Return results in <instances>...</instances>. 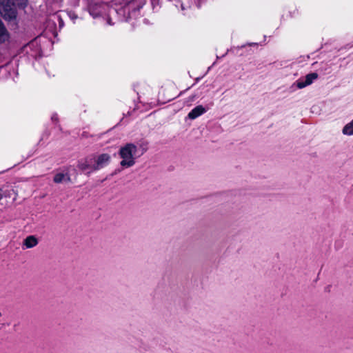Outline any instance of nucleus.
I'll list each match as a JSON object with an SVG mask.
<instances>
[{
	"label": "nucleus",
	"instance_id": "0eeeda50",
	"mask_svg": "<svg viewBox=\"0 0 353 353\" xmlns=\"http://www.w3.org/2000/svg\"><path fill=\"white\" fill-rule=\"evenodd\" d=\"M38 244V240L34 236H28L23 241V248H32Z\"/></svg>",
	"mask_w": 353,
	"mask_h": 353
},
{
	"label": "nucleus",
	"instance_id": "f8f14e48",
	"mask_svg": "<svg viewBox=\"0 0 353 353\" xmlns=\"http://www.w3.org/2000/svg\"><path fill=\"white\" fill-rule=\"evenodd\" d=\"M8 37L7 30L0 20V42H4Z\"/></svg>",
	"mask_w": 353,
	"mask_h": 353
},
{
	"label": "nucleus",
	"instance_id": "20e7f679",
	"mask_svg": "<svg viewBox=\"0 0 353 353\" xmlns=\"http://www.w3.org/2000/svg\"><path fill=\"white\" fill-rule=\"evenodd\" d=\"M318 78V74L316 72L307 74L305 76V80L299 79L296 81V86L299 89H302L313 83L314 80Z\"/></svg>",
	"mask_w": 353,
	"mask_h": 353
},
{
	"label": "nucleus",
	"instance_id": "f03ea898",
	"mask_svg": "<svg viewBox=\"0 0 353 353\" xmlns=\"http://www.w3.org/2000/svg\"><path fill=\"white\" fill-rule=\"evenodd\" d=\"M0 14L6 20H12L17 17V10L12 0L0 1Z\"/></svg>",
	"mask_w": 353,
	"mask_h": 353
},
{
	"label": "nucleus",
	"instance_id": "f257e3e1",
	"mask_svg": "<svg viewBox=\"0 0 353 353\" xmlns=\"http://www.w3.org/2000/svg\"><path fill=\"white\" fill-rule=\"evenodd\" d=\"M138 151L137 146L133 143H127L121 147L119 151V155L121 158L120 165L123 168H130L135 164V159L139 155H137Z\"/></svg>",
	"mask_w": 353,
	"mask_h": 353
},
{
	"label": "nucleus",
	"instance_id": "423d86ee",
	"mask_svg": "<svg viewBox=\"0 0 353 353\" xmlns=\"http://www.w3.org/2000/svg\"><path fill=\"white\" fill-rule=\"evenodd\" d=\"M12 196H14L12 199L13 201H14L16 199V194L13 189L6 190L0 189V205H3L4 203L3 202V201L6 199L7 197H11Z\"/></svg>",
	"mask_w": 353,
	"mask_h": 353
},
{
	"label": "nucleus",
	"instance_id": "9d476101",
	"mask_svg": "<svg viewBox=\"0 0 353 353\" xmlns=\"http://www.w3.org/2000/svg\"><path fill=\"white\" fill-rule=\"evenodd\" d=\"M100 5L94 4L89 7V12L94 18L99 17L101 14Z\"/></svg>",
	"mask_w": 353,
	"mask_h": 353
},
{
	"label": "nucleus",
	"instance_id": "7ed1b4c3",
	"mask_svg": "<svg viewBox=\"0 0 353 353\" xmlns=\"http://www.w3.org/2000/svg\"><path fill=\"white\" fill-rule=\"evenodd\" d=\"M93 164L92 170H99L107 166L111 161V157L109 154L103 153L99 155L92 157Z\"/></svg>",
	"mask_w": 353,
	"mask_h": 353
},
{
	"label": "nucleus",
	"instance_id": "1a4fd4ad",
	"mask_svg": "<svg viewBox=\"0 0 353 353\" xmlns=\"http://www.w3.org/2000/svg\"><path fill=\"white\" fill-rule=\"evenodd\" d=\"M65 180L68 181H70V177L67 174H65L63 173H58L55 174L54 177V182L56 183H60Z\"/></svg>",
	"mask_w": 353,
	"mask_h": 353
},
{
	"label": "nucleus",
	"instance_id": "9b49d317",
	"mask_svg": "<svg viewBox=\"0 0 353 353\" xmlns=\"http://www.w3.org/2000/svg\"><path fill=\"white\" fill-rule=\"evenodd\" d=\"M342 132L347 136L353 135V119L343 127Z\"/></svg>",
	"mask_w": 353,
	"mask_h": 353
},
{
	"label": "nucleus",
	"instance_id": "4468645a",
	"mask_svg": "<svg viewBox=\"0 0 353 353\" xmlns=\"http://www.w3.org/2000/svg\"><path fill=\"white\" fill-rule=\"evenodd\" d=\"M108 23L109 25H112V23H111V21H110V19H108Z\"/></svg>",
	"mask_w": 353,
	"mask_h": 353
},
{
	"label": "nucleus",
	"instance_id": "6e6552de",
	"mask_svg": "<svg viewBox=\"0 0 353 353\" xmlns=\"http://www.w3.org/2000/svg\"><path fill=\"white\" fill-rule=\"evenodd\" d=\"M92 164H93V161H92V157H88V158L85 159L84 161L80 162L78 165V168L83 172H85L88 170L92 171Z\"/></svg>",
	"mask_w": 353,
	"mask_h": 353
},
{
	"label": "nucleus",
	"instance_id": "39448f33",
	"mask_svg": "<svg viewBox=\"0 0 353 353\" xmlns=\"http://www.w3.org/2000/svg\"><path fill=\"white\" fill-rule=\"evenodd\" d=\"M207 110L201 105H197L188 114L190 119H195L199 116L206 112Z\"/></svg>",
	"mask_w": 353,
	"mask_h": 353
},
{
	"label": "nucleus",
	"instance_id": "ddd939ff",
	"mask_svg": "<svg viewBox=\"0 0 353 353\" xmlns=\"http://www.w3.org/2000/svg\"><path fill=\"white\" fill-rule=\"evenodd\" d=\"M58 119V117H57V114H54L52 116V120L53 121H57Z\"/></svg>",
	"mask_w": 353,
	"mask_h": 353
}]
</instances>
